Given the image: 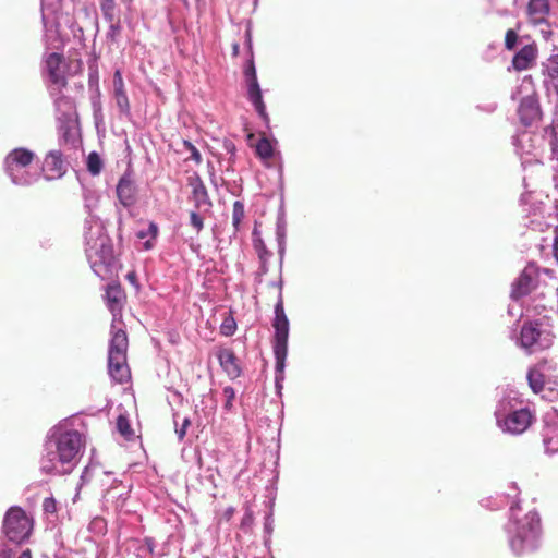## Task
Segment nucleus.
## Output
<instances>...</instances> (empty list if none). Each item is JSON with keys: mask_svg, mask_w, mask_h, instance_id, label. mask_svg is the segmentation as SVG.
<instances>
[{"mask_svg": "<svg viewBox=\"0 0 558 558\" xmlns=\"http://www.w3.org/2000/svg\"><path fill=\"white\" fill-rule=\"evenodd\" d=\"M99 197L97 191L84 187L83 199L87 213L84 223L85 254L94 274L107 280L113 274L114 255L111 239L101 220L94 214Z\"/></svg>", "mask_w": 558, "mask_h": 558, "instance_id": "nucleus-1", "label": "nucleus"}, {"mask_svg": "<svg viewBox=\"0 0 558 558\" xmlns=\"http://www.w3.org/2000/svg\"><path fill=\"white\" fill-rule=\"evenodd\" d=\"M83 448V435L71 428L66 421L60 422L47 433L40 471L49 475L70 474L77 465Z\"/></svg>", "mask_w": 558, "mask_h": 558, "instance_id": "nucleus-2", "label": "nucleus"}, {"mask_svg": "<svg viewBox=\"0 0 558 558\" xmlns=\"http://www.w3.org/2000/svg\"><path fill=\"white\" fill-rule=\"evenodd\" d=\"M513 495H508L510 505L509 522L506 525L509 546L513 554L523 555L534 551L538 548L542 535L541 518L536 511H530L524 517L519 518L518 487L513 484L511 487Z\"/></svg>", "mask_w": 558, "mask_h": 558, "instance_id": "nucleus-3", "label": "nucleus"}, {"mask_svg": "<svg viewBox=\"0 0 558 558\" xmlns=\"http://www.w3.org/2000/svg\"><path fill=\"white\" fill-rule=\"evenodd\" d=\"M497 426L506 434L521 435L535 421V414L524 404L521 393L514 388L502 389L495 409Z\"/></svg>", "mask_w": 558, "mask_h": 558, "instance_id": "nucleus-4", "label": "nucleus"}, {"mask_svg": "<svg viewBox=\"0 0 558 558\" xmlns=\"http://www.w3.org/2000/svg\"><path fill=\"white\" fill-rule=\"evenodd\" d=\"M275 329L272 350L276 360L275 364V386L278 392L281 391L284 381L286 359L288 355L289 339V319L284 313L283 302L280 298L275 305V318L272 323Z\"/></svg>", "mask_w": 558, "mask_h": 558, "instance_id": "nucleus-5", "label": "nucleus"}, {"mask_svg": "<svg viewBox=\"0 0 558 558\" xmlns=\"http://www.w3.org/2000/svg\"><path fill=\"white\" fill-rule=\"evenodd\" d=\"M35 158V153L24 147L14 148L5 156L4 171L13 184L26 186L38 180V167L33 165Z\"/></svg>", "mask_w": 558, "mask_h": 558, "instance_id": "nucleus-6", "label": "nucleus"}, {"mask_svg": "<svg viewBox=\"0 0 558 558\" xmlns=\"http://www.w3.org/2000/svg\"><path fill=\"white\" fill-rule=\"evenodd\" d=\"M128 336L122 329L114 330L112 325L111 339L108 352V373L118 384L126 383L130 378V368L126 363Z\"/></svg>", "mask_w": 558, "mask_h": 558, "instance_id": "nucleus-7", "label": "nucleus"}, {"mask_svg": "<svg viewBox=\"0 0 558 558\" xmlns=\"http://www.w3.org/2000/svg\"><path fill=\"white\" fill-rule=\"evenodd\" d=\"M554 335L549 326L543 320H527L520 331L517 343L529 354L546 350L551 347Z\"/></svg>", "mask_w": 558, "mask_h": 558, "instance_id": "nucleus-8", "label": "nucleus"}, {"mask_svg": "<svg viewBox=\"0 0 558 558\" xmlns=\"http://www.w3.org/2000/svg\"><path fill=\"white\" fill-rule=\"evenodd\" d=\"M33 527V519L21 507L13 506L5 512L2 530L9 541L15 544L26 542Z\"/></svg>", "mask_w": 558, "mask_h": 558, "instance_id": "nucleus-9", "label": "nucleus"}, {"mask_svg": "<svg viewBox=\"0 0 558 558\" xmlns=\"http://www.w3.org/2000/svg\"><path fill=\"white\" fill-rule=\"evenodd\" d=\"M64 88H59L56 94H49L53 99L56 118L60 122V130L64 138L71 136L72 128L77 120L74 100L63 94Z\"/></svg>", "mask_w": 558, "mask_h": 558, "instance_id": "nucleus-10", "label": "nucleus"}, {"mask_svg": "<svg viewBox=\"0 0 558 558\" xmlns=\"http://www.w3.org/2000/svg\"><path fill=\"white\" fill-rule=\"evenodd\" d=\"M43 62V74L47 80L49 94H56L59 88H65L68 82L63 56L58 52L47 53Z\"/></svg>", "mask_w": 558, "mask_h": 558, "instance_id": "nucleus-11", "label": "nucleus"}, {"mask_svg": "<svg viewBox=\"0 0 558 558\" xmlns=\"http://www.w3.org/2000/svg\"><path fill=\"white\" fill-rule=\"evenodd\" d=\"M60 9V0H41V20L44 24V40L46 45L59 48L62 40L57 27V13Z\"/></svg>", "mask_w": 558, "mask_h": 558, "instance_id": "nucleus-12", "label": "nucleus"}, {"mask_svg": "<svg viewBox=\"0 0 558 558\" xmlns=\"http://www.w3.org/2000/svg\"><path fill=\"white\" fill-rule=\"evenodd\" d=\"M529 22L538 26L543 38L548 41L553 36L551 25L548 22L550 4L548 0H529L526 7Z\"/></svg>", "mask_w": 558, "mask_h": 558, "instance_id": "nucleus-13", "label": "nucleus"}, {"mask_svg": "<svg viewBox=\"0 0 558 558\" xmlns=\"http://www.w3.org/2000/svg\"><path fill=\"white\" fill-rule=\"evenodd\" d=\"M244 75H245V81H246V85H247V98L254 106L258 116L263 119V121L265 123L268 124L269 116L266 111V106L263 100L262 89H260L258 81H257L256 69H255L254 62L252 60L246 64V66L244 69Z\"/></svg>", "mask_w": 558, "mask_h": 558, "instance_id": "nucleus-14", "label": "nucleus"}, {"mask_svg": "<svg viewBox=\"0 0 558 558\" xmlns=\"http://www.w3.org/2000/svg\"><path fill=\"white\" fill-rule=\"evenodd\" d=\"M66 171V166L62 159L60 150L49 151L43 162L41 172L46 180L51 181L60 179Z\"/></svg>", "mask_w": 558, "mask_h": 558, "instance_id": "nucleus-15", "label": "nucleus"}, {"mask_svg": "<svg viewBox=\"0 0 558 558\" xmlns=\"http://www.w3.org/2000/svg\"><path fill=\"white\" fill-rule=\"evenodd\" d=\"M518 114L522 124L526 126L541 119L542 112L534 93L523 97L518 108Z\"/></svg>", "mask_w": 558, "mask_h": 558, "instance_id": "nucleus-16", "label": "nucleus"}, {"mask_svg": "<svg viewBox=\"0 0 558 558\" xmlns=\"http://www.w3.org/2000/svg\"><path fill=\"white\" fill-rule=\"evenodd\" d=\"M537 57V47L535 44H529L523 46L512 58L511 66L508 68V71L511 69L515 71H525L533 66Z\"/></svg>", "mask_w": 558, "mask_h": 558, "instance_id": "nucleus-17", "label": "nucleus"}, {"mask_svg": "<svg viewBox=\"0 0 558 558\" xmlns=\"http://www.w3.org/2000/svg\"><path fill=\"white\" fill-rule=\"evenodd\" d=\"M526 379L529 383L530 388L534 393H542L545 391L546 387L550 385V381H545L544 374L542 373L539 366L531 367L527 372ZM548 390L550 395L553 396H546L544 395V398H548L549 400H553L554 398L558 397V390L554 392V389L551 387H548Z\"/></svg>", "mask_w": 558, "mask_h": 558, "instance_id": "nucleus-18", "label": "nucleus"}, {"mask_svg": "<svg viewBox=\"0 0 558 558\" xmlns=\"http://www.w3.org/2000/svg\"><path fill=\"white\" fill-rule=\"evenodd\" d=\"M189 184L192 187V201L196 209L211 207V201L209 198L206 186L198 175L189 179Z\"/></svg>", "mask_w": 558, "mask_h": 558, "instance_id": "nucleus-19", "label": "nucleus"}, {"mask_svg": "<svg viewBox=\"0 0 558 558\" xmlns=\"http://www.w3.org/2000/svg\"><path fill=\"white\" fill-rule=\"evenodd\" d=\"M217 359L221 368L227 373L231 379L241 376L242 369L238 363V359L231 349H219Z\"/></svg>", "mask_w": 558, "mask_h": 558, "instance_id": "nucleus-20", "label": "nucleus"}, {"mask_svg": "<svg viewBox=\"0 0 558 558\" xmlns=\"http://www.w3.org/2000/svg\"><path fill=\"white\" fill-rule=\"evenodd\" d=\"M113 92L117 106L120 113L124 116L130 114V102L125 92L124 82L121 71L118 69L113 74Z\"/></svg>", "mask_w": 558, "mask_h": 558, "instance_id": "nucleus-21", "label": "nucleus"}, {"mask_svg": "<svg viewBox=\"0 0 558 558\" xmlns=\"http://www.w3.org/2000/svg\"><path fill=\"white\" fill-rule=\"evenodd\" d=\"M534 266H526L519 278L512 283L511 298L519 299L530 293L533 281Z\"/></svg>", "mask_w": 558, "mask_h": 558, "instance_id": "nucleus-22", "label": "nucleus"}, {"mask_svg": "<svg viewBox=\"0 0 558 558\" xmlns=\"http://www.w3.org/2000/svg\"><path fill=\"white\" fill-rule=\"evenodd\" d=\"M117 195L124 207L132 206L135 203L136 186L128 175H123L119 180Z\"/></svg>", "mask_w": 558, "mask_h": 558, "instance_id": "nucleus-23", "label": "nucleus"}, {"mask_svg": "<svg viewBox=\"0 0 558 558\" xmlns=\"http://www.w3.org/2000/svg\"><path fill=\"white\" fill-rule=\"evenodd\" d=\"M105 298H106L108 308L110 310L112 315L116 317L122 308V302L124 299V294H123V291L121 290L120 284H117V283L108 284V287L106 289Z\"/></svg>", "mask_w": 558, "mask_h": 558, "instance_id": "nucleus-24", "label": "nucleus"}, {"mask_svg": "<svg viewBox=\"0 0 558 558\" xmlns=\"http://www.w3.org/2000/svg\"><path fill=\"white\" fill-rule=\"evenodd\" d=\"M544 83L548 88H553L558 93V54L549 57L543 63Z\"/></svg>", "mask_w": 558, "mask_h": 558, "instance_id": "nucleus-25", "label": "nucleus"}, {"mask_svg": "<svg viewBox=\"0 0 558 558\" xmlns=\"http://www.w3.org/2000/svg\"><path fill=\"white\" fill-rule=\"evenodd\" d=\"M158 235V226L155 222H150L147 227V229L140 230L137 232V238L140 239H146L144 243V250L148 251L154 247V241L156 240Z\"/></svg>", "mask_w": 558, "mask_h": 558, "instance_id": "nucleus-26", "label": "nucleus"}, {"mask_svg": "<svg viewBox=\"0 0 558 558\" xmlns=\"http://www.w3.org/2000/svg\"><path fill=\"white\" fill-rule=\"evenodd\" d=\"M245 217V207L241 201H235L233 203L232 209V226L234 228V232L240 231L241 223Z\"/></svg>", "mask_w": 558, "mask_h": 558, "instance_id": "nucleus-27", "label": "nucleus"}, {"mask_svg": "<svg viewBox=\"0 0 558 558\" xmlns=\"http://www.w3.org/2000/svg\"><path fill=\"white\" fill-rule=\"evenodd\" d=\"M253 235H254L253 245L258 255L260 263L262 264L268 263L269 258L271 257V252L268 251V248L266 247V244L264 243L262 238H255L256 231H254Z\"/></svg>", "mask_w": 558, "mask_h": 558, "instance_id": "nucleus-28", "label": "nucleus"}, {"mask_svg": "<svg viewBox=\"0 0 558 558\" xmlns=\"http://www.w3.org/2000/svg\"><path fill=\"white\" fill-rule=\"evenodd\" d=\"M286 222L282 219H278L276 227V238L278 242V253L280 257H283L286 251Z\"/></svg>", "mask_w": 558, "mask_h": 558, "instance_id": "nucleus-29", "label": "nucleus"}, {"mask_svg": "<svg viewBox=\"0 0 558 558\" xmlns=\"http://www.w3.org/2000/svg\"><path fill=\"white\" fill-rule=\"evenodd\" d=\"M104 167L100 156L96 151H92L87 157V170L93 175H98Z\"/></svg>", "mask_w": 558, "mask_h": 558, "instance_id": "nucleus-30", "label": "nucleus"}, {"mask_svg": "<svg viewBox=\"0 0 558 558\" xmlns=\"http://www.w3.org/2000/svg\"><path fill=\"white\" fill-rule=\"evenodd\" d=\"M256 153L263 159H269L274 155V148L270 141L266 137H262L256 145Z\"/></svg>", "mask_w": 558, "mask_h": 558, "instance_id": "nucleus-31", "label": "nucleus"}, {"mask_svg": "<svg viewBox=\"0 0 558 558\" xmlns=\"http://www.w3.org/2000/svg\"><path fill=\"white\" fill-rule=\"evenodd\" d=\"M0 558H32L31 549L23 550L19 556H15L13 549L5 543H0Z\"/></svg>", "mask_w": 558, "mask_h": 558, "instance_id": "nucleus-32", "label": "nucleus"}, {"mask_svg": "<svg viewBox=\"0 0 558 558\" xmlns=\"http://www.w3.org/2000/svg\"><path fill=\"white\" fill-rule=\"evenodd\" d=\"M544 138L547 141V144L550 149V159L558 160V136L554 130L545 131Z\"/></svg>", "mask_w": 558, "mask_h": 558, "instance_id": "nucleus-33", "label": "nucleus"}, {"mask_svg": "<svg viewBox=\"0 0 558 558\" xmlns=\"http://www.w3.org/2000/svg\"><path fill=\"white\" fill-rule=\"evenodd\" d=\"M236 331V322L232 315H228L223 318L220 325V333L225 337H231Z\"/></svg>", "mask_w": 558, "mask_h": 558, "instance_id": "nucleus-34", "label": "nucleus"}, {"mask_svg": "<svg viewBox=\"0 0 558 558\" xmlns=\"http://www.w3.org/2000/svg\"><path fill=\"white\" fill-rule=\"evenodd\" d=\"M100 10L107 22L114 20L116 0H99Z\"/></svg>", "mask_w": 558, "mask_h": 558, "instance_id": "nucleus-35", "label": "nucleus"}, {"mask_svg": "<svg viewBox=\"0 0 558 558\" xmlns=\"http://www.w3.org/2000/svg\"><path fill=\"white\" fill-rule=\"evenodd\" d=\"M543 442H544L545 451L548 454H554V453L558 452V436L557 435L550 436L548 434H545Z\"/></svg>", "mask_w": 558, "mask_h": 558, "instance_id": "nucleus-36", "label": "nucleus"}, {"mask_svg": "<svg viewBox=\"0 0 558 558\" xmlns=\"http://www.w3.org/2000/svg\"><path fill=\"white\" fill-rule=\"evenodd\" d=\"M222 395L225 397L223 409L226 411H231L233 408V401L235 400V391L231 386H226L222 389Z\"/></svg>", "mask_w": 558, "mask_h": 558, "instance_id": "nucleus-37", "label": "nucleus"}, {"mask_svg": "<svg viewBox=\"0 0 558 558\" xmlns=\"http://www.w3.org/2000/svg\"><path fill=\"white\" fill-rule=\"evenodd\" d=\"M117 428L119 433L126 438L132 435V428L130 426L129 420L122 415H120L117 420Z\"/></svg>", "mask_w": 558, "mask_h": 558, "instance_id": "nucleus-38", "label": "nucleus"}, {"mask_svg": "<svg viewBox=\"0 0 558 558\" xmlns=\"http://www.w3.org/2000/svg\"><path fill=\"white\" fill-rule=\"evenodd\" d=\"M518 43V33L514 29H508L505 36V48L513 50Z\"/></svg>", "mask_w": 558, "mask_h": 558, "instance_id": "nucleus-39", "label": "nucleus"}, {"mask_svg": "<svg viewBox=\"0 0 558 558\" xmlns=\"http://www.w3.org/2000/svg\"><path fill=\"white\" fill-rule=\"evenodd\" d=\"M97 468L96 464L89 463L87 466L84 468L82 475H81V484L80 487L89 483L93 477V472Z\"/></svg>", "mask_w": 558, "mask_h": 558, "instance_id": "nucleus-40", "label": "nucleus"}, {"mask_svg": "<svg viewBox=\"0 0 558 558\" xmlns=\"http://www.w3.org/2000/svg\"><path fill=\"white\" fill-rule=\"evenodd\" d=\"M108 23H109V29H108L107 36L110 37L112 40H114V38L121 32L120 21L114 16V20H112V22H108Z\"/></svg>", "mask_w": 558, "mask_h": 558, "instance_id": "nucleus-41", "label": "nucleus"}, {"mask_svg": "<svg viewBox=\"0 0 558 558\" xmlns=\"http://www.w3.org/2000/svg\"><path fill=\"white\" fill-rule=\"evenodd\" d=\"M190 223L197 233L204 228L203 218L196 211H191Z\"/></svg>", "mask_w": 558, "mask_h": 558, "instance_id": "nucleus-42", "label": "nucleus"}, {"mask_svg": "<svg viewBox=\"0 0 558 558\" xmlns=\"http://www.w3.org/2000/svg\"><path fill=\"white\" fill-rule=\"evenodd\" d=\"M184 147L191 153L190 158L195 162L199 163L202 161V155L198 149L189 141H184Z\"/></svg>", "mask_w": 558, "mask_h": 558, "instance_id": "nucleus-43", "label": "nucleus"}, {"mask_svg": "<svg viewBox=\"0 0 558 558\" xmlns=\"http://www.w3.org/2000/svg\"><path fill=\"white\" fill-rule=\"evenodd\" d=\"M43 510L45 513H56L57 512V502L53 497H47L43 501Z\"/></svg>", "mask_w": 558, "mask_h": 558, "instance_id": "nucleus-44", "label": "nucleus"}, {"mask_svg": "<svg viewBox=\"0 0 558 558\" xmlns=\"http://www.w3.org/2000/svg\"><path fill=\"white\" fill-rule=\"evenodd\" d=\"M190 424H191L190 418L189 417H184L182 425L180 427L175 428V434H177L179 440H183V438H184V436L186 434V429H187Z\"/></svg>", "mask_w": 558, "mask_h": 558, "instance_id": "nucleus-45", "label": "nucleus"}, {"mask_svg": "<svg viewBox=\"0 0 558 558\" xmlns=\"http://www.w3.org/2000/svg\"><path fill=\"white\" fill-rule=\"evenodd\" d=\"M531 87H532V78H531V76H525L523 78V82H522L521 86L518 88L517 92H514L512 94V98L514 99L517 97V94H519L521 89H523V88L527 89V88H531Z\"/></svg>", "mask_w": 558, "mask_h": 558, "instance_id": "nucleus-46", "label": "nucleus"}, {"mask_svg": "<svg viewBox=\"0 0 558 558\" xmlns=\"http://www.w3.org/2000/svg\"><path fill=\"white\" fill-rule=\"evenodd\" d=\"M223 147H225L226 151L228 154H230L231 157H233L235 155L236 147H235L234 143H232L231 141L225 142Z\"/></svg>", "mask_w": 558, "mask_h": 558, "instance_id": "nucleus-47", "label": "nucleus"}, {"mask_svg": "<svg viewBox=\"0 0 558 558\" xmlns=\"http://www.w3.org/2000/svg\"><path fill=\"white\" fill-rule=\"evenodd\" d=\"M126 279L129 280L130 283H132L133 286L138 288L137 276H136V274L134 271L129 272L126 275Z\"/></svg>", "mask_w": 558, "mask_h": 558, "instance_id": "nucleus-48", "label": "nucleus"}, {"mask_svg": "<svg viewBox=\"0 0 558 558\" xmlns=\"http://www.w3.org/2000/svg\"><path fill=\"white\" fill-rule=\"evenodd\" d=\"M553 247H554V256L558 263V232L556 233Z\"/></svg>", "mask_w": 558, "mask_h": 558, "instance_id": "nucleus-49", "label": "nucleus"}, {"mask_svg": "<svg viewBox=\"0 0 558 558\" xmlns=\"http://www.w3.org/2000/svg\"><path fill=\"white\" fill-rule=\"evenodd\" d=\"M265 530L270 533L272 527H271V521H270V517L267 518L266 522H265Z\"/></svg>", "mask_w": 558, "mask_h": 558, "instance_id": "nucleus-50", "label": "nucleus"}, {"mask_svg": "<svg viewBox=\"0 0 558 558\" xmlns=\"http://www.w3.org/2000/svg\"><path fill=\"white\" fill-rule=\"evenodd\" d=\"M145 542H146V544L148 546L149 551L153 553L154 551V542H153V539L151 538H146Z\"/></svg>", "mask_w": 558, "mask_h": 558, "instance_id": "nucleus-51", "label": "nucleus"}, {"mask_svg": "<svg viewBox=\"0 0 558 558\" xmlns=\"http://www.w3.org/2000/svg\"><path fill=\"white\" fill-rule=\"evenodd\" d=\"M245 36H246V44H247L248 48L251 49L252 48V38H251L250 31H246Z\"/></svg>", "mask_w": 558, "mask_h": 558, "instance_id": "nucleus-52", "label": "nucleus"}, {"mask_svg": "<svg viewBox=\"0 0 558 558\" xmlns=\"http://www.w3.org/2000/svg\"><path fill=\"white\" fill-rule=\"evenodd\" d=\"M267 264L268 263H266V264H262L260 263V268H259L260 274H266L268 271V265Z\"/></svg>", "mask_w": 558, "mask_h": 558, "instance_id": "nucleus-53", "label": "nucleus"}, {"mask_svg": "<svg viewBox=\"0 0 558 558\" xmlns=\"http://www.w3.org/2000/svg\"><path fill=\"white\" fill-rule=\"evenodd\" d=\"M232 50H233V54L238 56L239 54V50H240L239 44H234L233 47H232Z\"/></svg>", "mask_w": 558, "mask_h": 558, "instance_id": "nucleus-54", "label": "nucleus"}, {"mask_svg": "<svg viewBox=\"0 0 558 558\" xmlns=\"http://www.w3.org/2000/svg\"><path fill=\"white\" fill-rule=\"evenodd\" d=\"M232 513H233V508H229L228 511H227V514L231 515Z\"/></svg>", "mask_w": 558, "mask_h": 558, "instance_id": "nucleus-55", "label": "nucleus"}, {"mask_svg": "<svg viewBox=\"0 0 558 558\" xmlns=\"http://www.w3.org/2000/svg\"><path fill=\"white\" fill-rule=\"evenodd\" d=\"M527 136H529V134H527V133H523V134H522V138L527 137Z\"/></svg>", "mask_w": 558, "mask_h": 558, "instance_id": "nucleus-56", "label": "nucleus"}]
</instances>
